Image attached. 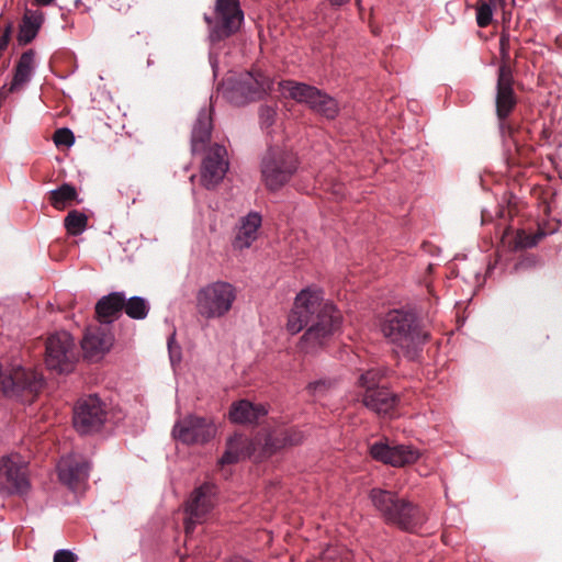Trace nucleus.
I'll return each mask as SVG.
<instances>
[{
    "instance_id": "nucleus-17",
    "label": "nucleus",
    "mask_w": 562,
    "mask_h": 562,
    "mask_svg": "<svg viewBox=\"0 0 562 562\" xmlns=\"http://www.w3.org/2000/svg\"><path fill=\"white\" fill-rule=\"evenodd\" d=\"M58 477L70 490H80L89 479L91 464L77 454L63 457L57 465Z\"/></svg>"
},
{
    "instance_id": "nucleus-7",
    "label": "nucleus",
    "mask_w": 562,
    "mask_h": 562,
    "mask_svg": "<svg viewBox=\"0 0 562 562\" xmlns=\"http://www.w3.org/2000/svg\"><path fill=\"white\" fill-rule=\"evenodd\" d=\"M262 181L270 191L281 189L294 173L293 156L280 147H270L261 158Z\"/></svg>"
},
{
    "instance_id": "nucleus-11",
    "label": "nucleus",
    "mask_w": 562,
    "mask_h": 562,
    "mask_svg": "<svg viewBox=\"0 0 562 562\" xmlns=\"http://www.w3.org/2000/svg\"><path fill=\"white\" fill-rule=\"evenodd\" d=\"M31 488L27 469L19 456L0 459V490L8 494L25 495Z\"/></svg>"
},
{
    "instance_id": "nucleus-8",
    "label": "nucleus",
    "mask_w": 562,
    "mask_h": 562,
    "mask_svg": "<svg viewBox=\"0 0 562 562\" xmlns=\"http://www.w3.org/2000/svg\"><path fill=\"white\" fill-rule=\"evenodd\" d=\"M78 358L72 336L65 330L52 334L46 341L45 364L57 373L71 372Z\"/></svg>"
},
{
    "instance_id": "nucleus-36",
    "label": "nucleus",
    "mask_w": 562,
    "mask_h": 562,
    "mask_svg": "<svg viewBox=\"0 0 562 562\" xmlns=\"http://www.w3.org/2000/svg\"><path fill=\"white\" fill-rule=\"evenodd\" d=\"M54 142L56 146L70 147L75 143L74 133L67 127L58 128L54 134Z\"/></svg>"
},
{
    "instance_id": "nucleus-38",
    "label": "nucleus",
    "mask_w": 562,
    "mask_h": 562,
    "mask_svg": "<svg viewBox=\"0 0 562 562\" xmlns=\"http://www.w3.org/2000/svg\"><path fill=\"white\" fill-rule=\"evenodd\" d=\"M537 246L531 235L519 233L516 237V248L527 249Z\"/></svg>"
},
{
    "instance_id": "nucleus-43",
    "label": "nucleus",
    "mask_w": 562,
    "mask_h": 562,
    "mask_svg": "<svg viewBox=\"0 0 562 562\" xmlns=\"http://www.w3.org/2000/svg\"><path fill=\"white\" fill-rule=\"evenodd\" d=\"M210 61H211V66H212L214 76H216L217 61L212 55H210Z\"/></svg>"
},
{
    "instance_id": "nucleus-16",
    "label": "nucleus",
    "mask_w": 562,
    "mask_h": 562,
    "mask_svg": "<svg viewBox=\"0 0 562 562\" xmlns=\"http://www.w3.org/2000/svg\"><path fill=\"white\" fill-rule=\"evenodd\" d=\"M1 385L4 396L20 398L24 392L36 393L42 386V379L32 371L16 367L2 375Z\"/></svg>"
},
{
    "instance_id": "nucleus-22",
    "label": "nucleus",
    "mask_w": 562,
    "mask_h": 562,
    "mask_svg": "<svg viewBox=\"0 0 562 562\" xmlns=\"http://www.w3.org/2000/svg\"><path fill=\"white\" fill-rule=\"evenodd\" d=\"M268 414L263 404H254L248 400L234 402L229 408V420L239 425H252Z\"/></svg>"
},
{
    "instance_id": "nucleus-10",
    "label": "nucleus",
    "mask_w": 562,
    "mask_h": 562,
    "mask_svg": "<svg viewBox=\"0 0 562 562\" xmlns=\"http://www.w3.org/2000/svg\"><path fill=\"white\" fill-rule=\"evenodd\" d=\"M215 434L216 427L212 420L198 415L179 419L172 428L173 438L184 445L206 443Z\"/></svg>"
},
{
    "instance_id": "nucleus-6",
    "label": "nucleus",
    "mask_w": 562,
    "mask_h": 562,
    "mask_svg": "<svg viewBox=\"0 0 562 562\" xmlns=\"http://www.w3.org/2000/svg\"><path fill=\"white\" fill-rule=\"evenodd\" d=\"M204 21L210 26V41L216 43L239 30L244 12L238 0H216L214 16L204 14Z\"/></svg>"
},
{
    "instance_id": "nucleus-46",
    "label": "nucleus",
    "mask_w": 562,
    "mask_h": 562,
    "mask_svg": "<svg viewBox=\"0 0 562 562\" xmlns=\"http://www.w3.org/2000/svg\"><path fill=\"white\" fill-rule=\"evenodd\" d=\"M497 2H499L501 4L505 2V0H496Z\"/></svg>"
},
{
    "instance_id": "nucleus-9",
    "label": "nucleus",
    "mask_w": 562,
    "mask_h": 562,
    "mask_svg": "<svg viewBox=\"0 0 562 562\" xmlns=\"http://www.w3.org/2000/svg\"><path fill=\"white\" fill-rule=\"evenodd\" d=\"M517 98L514 91V77L510 67L503 63L497 69L495 106L498 119V126L504 135L506 132L512 133V127L506 120L515 109Z\"/></svg>"
},
{
    "instance_id": "nucleus-31",
    "label": "nucleus",
    "mask_w": 562,
    "mask_h": 562,
    "mask_svg": "<svg viewBox=\"0 0 562 562\" xmlns=\"http://www.w3.org/2000/svg\"><path fill=\"white\" fill-rule=\"evenodd\" d=\"M77 199L76 188L70 183H64L60 187L49 191L50 204L56 210H64Z\"/></svg>"
},
{
    "instance_id": "nucleus-45",
    "label": "nucleus",
    "mask_w": 562,
    "mask_h": 562,
    "mask_svg": "<svg viewBox=\"0 0 562 562\" xmlns=\"http://www.w3.org/2000/svg\"><path fill=\"white\" fill-rule=\"evenodd\" d=\"M323 381L321 379H318V382H317V385H318V390L321 389V386L323 385Z\"/></svg>"
},
{
    "instance_id": "nucleus-24",
    "label": "nucleus",
    "mask_w": 562,
    "mask_h": 562,
    "mask_svg": "<svg viewBox=\"0 0 562 562\" xmlns=\"http://www.w3.org/2000/svg\"><path fill=\"white\" fill-rule=\"evenodd\" d=\"M212 109L202 108L194 121L191 132V150L193 154L204 150L205 145L211 139L212 134Z\"/></svg>"
},
{
    "instance_id": "nucleus-3",
    "label": "nucleus",
    "mask_w": 562,
    "mask_h": 562,
    "mask_svg": "<svg viewBox=\"0 0 562 562\" xmlns=\"http://www.w3.org/2000/svg\"><path fill=\"white\" fill-rule=\"evenodd\" d=\"M316 313V290L311 286L302 289L295 296L291 308L286 329L290 334L296 335L304 328L306 331L301 337L299 348L301 351L310 352L316 346V325L313 323Z\"/></svg>"
},
{
    "instance_id": "nucleus-5",
    "label": "nucleus",
    "mask_w": 562,
    "mask_h": 562,
    "mask_svg": "<svg viewBox=\"0 0 562 562\" xmlns=\"http://www.w3.org/2000/svg\"><path fill=\"white\" fill-rule=\"evenodd\" d=\"M269 89L268 80L250 71L229 74L218 87V92L232 104L244 105L260 99Z\"/></svg>"
},
{
    "instance_id": "nucleus-44",
    "label": "nucleus",
    "mask_w": 562,
    "mask_h": 562,
    "mask_svg": "<svg viewBox=\"0 0 562 562\" xmlns=\"http://www.w3.org/2000/svg\"><path fill=\"white\" fill-rule=\"evenodd\" d=\"M54 0H36L37 3L42 4V5H48L53 2Z\"/></svg>"
},
{
    "instance_id": "nucleus-26",
    "label": "nucleus",
    "mask_w": 562,
    "mask_h": 562,
    "mask_svg": "<svg viewBox=\"0 0 562 562\" xmlns=\"http://www.w3.org/2000/svg\"><path fill=\"white\" fill-rule=\"evenodd\" d=\"M124 292H112L103 295L95 304V314L103 324H111L114 317L123 311Z\"/></svg>"
},
{
    "instance_id": "nucleus-32",
    "label": "nucleus",
    "mask_w": 562,
    "mask_h": 562,
    "mask_svg": "<svg viewBox=\"0 0 562 562\" xmlns=\"http://www.w3.org/2000/svg\"><path fill=\"white\" fill-rule=\"evenodd\" d=\"M387 369L382 367H374L363 371L358 378V385L364 390L363 393H369L370 390H376L380 386L381 380L386 375Z\"/></svg>"
},
{
    "instance_id": "nucleus-14",
    "label": "nucleus",
    "mask_w": 562,
    "mask_h": 562,
    "mask_svg": "<svg viewBox=\"0 0 562 562\" xmlns=\"http://www.w3.org/2000/svg\"><path fill=\"white\" fill-rule=\"evenodd\" d=\"M227 150L223 145H212L202 161L201 183L206 189H214L225 177L228 170Z\"/></svg>"
},
{
    "instance_id": "nucleus-35",
    "label": "nucleus",
    "mask_w": 562,
    "mask_h": 562,
    "mask_svg": "<svg viewBox=\"0 0 562 562\" xmlns=\"http://www.w3.org/2000/svg\"><path fill=\"white\" fill-rule=\"evenodd\" d=\"M497 1L481 2L476 8V23L480 27H486L493 20L494 5Z\"/></svg>"
},
{
    "instance_id": "nucleus-27",
    "label": "nucleus",
    "mask_w": 562,
    "mask_h": 562,
    "mask_svg": "<svg viewBox=\"0 0 562 562\" xmlns=\"http://www.w3.org/2000/svg\"><path fill=\"white\" fill-rule=\"evenodd\" d=\"M302 441L303 434L300 430H286L278 435L269 434L263 441V451L272 454L286 446L299 445Z\"/></svg>"
},
{
    "instance_id": "nucleus-29",
    "label": "nucleus",
    "mask_w": 562,
    "mask_h": 562,
    "mask_svg": "<svg viewBox=\"0 0 562 562\" xmlns=\"http://www.w3.org/2000/svg\"><path fill=\"white\" fill-rule=\"evenodd\" d=\"M149 310L150 304L145 297L138 295L126 297L124 294L123 311L130 318L143 321L147 317Z\"/></svg>"
},
{
    "instance_id": "nucleus-41",
    "label": "nucleus",
    "mask_w": 562,
    "mask_h": 562,
    "mask_svg": "<svg viewBox=\"0 0 562 562\" xmlns=\"http://www.w3.org/2000/svg\"><path fill=\"white\" fill-rule=\"evenodd\" d=\"M11 32H12V24L8 23L4 27L3 34L0 37V50H3L7 48L9 41H10Z\"/></svg>"
},
{
    "instance_id": "nucleus-42",
    "label": "nucleus",
    "mask_w": 562,
    "mask_h": 562,
    "mask_svg": "<svg viewBox=\"0 0 562 562\" xmlns=\"http://www.w3.org/2000/svg\"><path fill=\"white\" fill-rule=\"evenodd\" d=\"M548 235L547 232H544L543 229L539 228L535 234H532V238L536 240V243L538 244L541 239H543L546 236Z\"/></svg>"
},
{
    "instance_id": "nucleus-25",
    "label": "nucleus",
    "mask_w": 562,
    "mask_h": 562,
    "mask_svg": "<svg viewBox=\"0 0 562 562\" xmlns=\"http://www.w3.org/2000/svg\"><path fill=\"white\" fill-rule=\"evenodd\" d=\"M279 90L285 98L306 104L310 109L316 108V88L306 83L285 80L279 82Z\"/></svg>"
},
{
    "instance_id": "nucleus-28",
    "label": "nucleus",
    "mask_w": 562,
    "mask_h": 562,
    "mask_svg": "<svg viewBox=\"0 0 562 562\" xmlns=\"http://www.w3.org/2000/svg\"><path fill=\"white\" fill-rule=\"evenodd\" d=\"M43 23V15L37 12L26 11L20 24L18 41L20 44L25 45L32 42Z\"/></svg>"
},
{
    "instance_id": "nucleus-30",
    "label": "nucleus",
    "mask_w": 562,
    "mask_h": 562,
    "mask_svg": "<svg viewBox=\"0 0 562 562\" xmlns=\"http://www.w3.org/2000/svg\"><path fill=\"white\" fill-rule=\"evenodd\" d=\"M245 440L241 436L235 435L229 437L226 442V450L218 460L221 467L237 463L244 456Z\"/></svg>"
},
{
    "instance_id": "nucleus-13",
    "label": "nucleus",
    "mask_w": 562,
    "mask_h": 562,
    "mask_svg": "<svg viewBox=\"0 0 562 562\" xmlns=\"http://www.w3.org/2000/svg\"><path fill=\"white\" fill-rule=\"evenodd\" d=\"M369 453L375 461L394 468L415 463L420 458L418 449L408 445L390 446L387 441H375L369 447Z\"/></svg>"
},
{
    "instance_id": "nucleus-39",
    "label": "nucleus",
    "mask_w": 562,
    "mask_h": 562,
    "mask_svg": "<svg viewBox=\"0 0 562 562\" xmlns=\"http://www.w3.org/2000/svg\"><path fill=\"white\" fill-rule=\"evenodd\" d=\"M77 555L67 549H58L54 554V562H76Z\"/></svg>"
},
{
    "instance_id": "nucleus-18",
    "label": "nucleus",
    "mask_w": 562,
    "mask_h": 562,
    "mask_svg": "<svg viewBox=\"0 0 562 562\" xmlns=\"http://www.w3.org/2000/svg\"><path fill=\"white\" fill-rule=\"evenodd\" d=\"M113 341L114 337L108 326L88 328L81 340L85 358L90 361L101 360L110 351Z\"/></svg>"
},
{
    "instance_id": "nucleus-19",
    "label": "nucleus",
    "mask_w": 562,
    "mask_h": 562,
    "mask_svg": "<svg viewBox=\"0 0 562 562\" xmlns=\"http://www.w3.org/2000/svg\"><path fill=\"white\" fill-rule=\"evenodd\" d=\"M261 223L262 217L258 212H249L247 215L243 216L236 227L233 247L238 250L249 248L258 238V231Z\"/></svg>"
},
{
    "instance_id": "nucleus-2",
    "label": "nucleus",
    "mask_w": 562,
    "mask_h": 562,
    "mask_svg": "<svg viewBox=\"0 0 562 562\" xmlns=\"http://www.w3.org/2000/svg\"><path fill=\"white\" fill-rule=\"evenodd\" d=\"M369 499L382 519L401 530L414 532L420 528L426 517L420 507L393 491L373 487Z\"/></svg>"
},
{
    "instance_id": "nucleus-21",
    "label": "nucleus",
    "mask_w": 562,
    "mask_h": 562,
    "mask_svg": "<svg viewBox=\"0 0 562 562\" xmlns=\"http://www.w3.org/2000/svg\"><path fill=\"white\" fill-rule=\"evenodd\" d=\"M35 53L32 49L24 52L15 66V71L12 81L9 87L3 86L0 89V95H4L5 92H15L22 89L33 77L35 70Z\"/></svg>"
},
{
    "instance_id": "nucleus-23",
    "label": "nucleus",
    "mask_w": 562,
    "mask_h": 562,
    "mask_svg": "<svg viewBox=\"0 0 562 562\" xmlns=\"http://www.w3.org/2000/svg\"><path fill=\"white\" fill-rule=\"evenodd\" d=\"M398 402V395L384 386L362 394L363 405L379 415L389 414L397 406Z\"/></svg>"
},
{
    "instance_id": "nucleus-33",
    "label": "nucleus",
    "mask_w": 562,
    "mask_h": 562,
    "mask_svg": "<svg viewBox=\"0 0 562 562\" xmlns=\"http://www.w3.org/2000/svg\"><path fill=\"white\" fill-rule=\"evenodd\" d=\"M64 224L70 235L78 236L86 231L88 217L85 213L72 210L65 217Z\"/></svg>"
},
{
    "instance_id": "nucleus-1",
    "label": "nucleus",
    "mask_w": 562,
    "mask_h": 562,
    "mask_svg": "<svg viewBox=\"0 0 562 562\" xmlns=\"http://www.w3.org/2000/svg\"><path fill=\"white\" fill-rule=\"evenodd\" d=\"M380 330L386 341L402 352L408 361H418L429 333L419 315L411 308H393L380 319Z\"/></svg>"
},
{
    "instance_id": "nucleus-12",
    "label": "nucleus",
    "mask_w": 562,
    "mask_h": 562,
    "mask_svg": "<svg viewBox=\"0 0 562 562\" xmlns=\"http://www.w3.org/2000/svg\"><path fill=\"white\" fill-rule=\"evenodd\" d=\"M106 412L97 395H89L79 401L74 411V426L80 434L97 431L104 424Z\"/></svg>"
},
{
    "instance_id": "nucleus-15",
    "label": "nucleus",
    "mask_w": 562,
    "mask_h": 562,
    "mask_svg": "<svg viewBox=\"0 0 562 562\" xmlns=\"http://www.w3.org/2000/svg\"><path fill=\"white\" fill-rule=\"evenodd\" d=\"M215 486L205 483L193 491L187 504V514L184 528L186 533H192L195 525L201 524L206 514L214 506Z\"/></svg>"
},
{
    "instance_id": "nucleus-4",
    "label": "nucleus",
    "mask_w": 562,
    "mask_h": 562,
    "mask_svg": "<svg viewBox=\"0 0 562 562\" xmlns=\"http://www.w3.org/2000/svg\"><path fill=\"white\" fill-rule=\"evenodd\" d=\"M236 296V288L229 282L207 283L195 295L198 314L205 319L221 318L232 310Z\"/></svg>"
},
{
    "instance_id": "nucleus-20",
    "label": "nucleus",
    "mask_w": 562,
    "mask_h": 562,
    "mask_svg": "<svg viewBox=\"0 0 562 562\" xmlns=\"http://www.w3.org/2000/svg\"><path fill=\"white\" fill-rule=\"evenodd\" d=\"M321 290L318 289V295ZM318 296V344L321 338L335 336L340 333L342 324V315L337 307L329 302L321 304Z\"/></svg>"
},
{
    "instance_id": "nucleus-40",
    "label": "nucleus",
    "mask_w": 562,
    "mask_h": 562,
    "mask_svg": "<svg viewBox=\"0 0 562 562\" xmlns=\"http://www.w3.org/2000/svg\"><path fill=\"white\" fill-rule=\"evenodd\" d=\"M499 53L504 60L509 58V34L503 32L499 38Z\"/></svg>"
},
{
    "instance_id": "nucleus-37",
    "label": "nucleus",
    "mask_w": 562,
    "mask_h": 562,
    "mask_svg": "<svg viewBox=\"0 0 562 562\" xmlns=\"http://www.w3.org/2000/svg\"><path fill=\"white\" fill-rule=\"evenodd\" d=\"M260 123L262 127H270L276 119V111L270 106H262L259 112Z\"/></svg>"
},
{
    "instance_id": "nucleus-34",
    "label": "nucleus",
    "mask_w": 562,
    "mask_h": 562,
    "mask_svg": "<svg viewBox=\"0 0 562 562\" xmlns=\"http://www.w3.org/2000/svg\"><path fill=\"white\" fill-rule=\"evenodd\" d=\"M339 104L336 99L318 90V116L322 115L333 120L339 112Z\"/></svg>"
}]
</instances>
